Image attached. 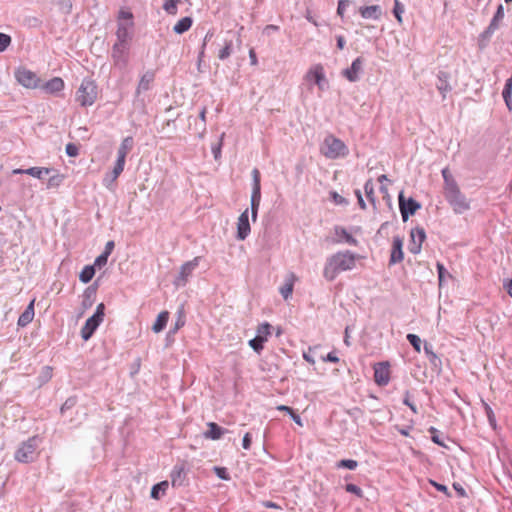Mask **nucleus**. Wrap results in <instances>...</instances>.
Instances as JSON below:
<instances>
[{
  "label": "nucleus",
  "instance_id": "f257e3e1",
  "mask_svg": "<svg viewBox=\"0 0 512 512\" xmlns=\"http://www.w3.org/2000/svg\"><path fill=\"white\" fill-rule=\"evenodd\" d=\"M355 265V253L349 250L337 252L327 258L323 276L327 281H333L340 272L352 270Z\"/></svg>",
  "mask_w": 512,
  "mask_h": 512
},
{
  "label": "nucleus",
  "instance_id": "f03ea898",
  "mask_svg": "<svg viewBox=\"0 0 512 512\" xmlns=\"http://www.w3.org/2000/svg\"><path fill=\"white\" fill-rule=\"evenodd\" d=\"M444 179V196L448 203L453 207L456 213H463L469 209V202L466 197L461 193L456 181L448 168L442 170Z\"/></svg>",
  "mask_w": 512,
  "mask_h": 512
},
{
  "label": "nucleus",
  "instance_id": "7ed1b4c3",
  "mask_svg": "<svg viewBox=\"0 0 512 512\" xmlns=\"http://www.w3.org/2000/svg\"><path fill=\"white\" fill-rule=\"evenodd\" d=\"M320 151L328 159L344 158L349 154L347 145L332 134L327 135L321 145Z\"/></svg>",
  "mask_w": 512,
  "mask_h": 512
},
{
  "label": "nucleus",
  "instance_id": "20e7f679",
  "mask_svg": "<svg viewBox=\"0 0 512 512\" xmlns=\"http://www.w3.org/2000/svg\"><path fill=\"white\" fill-rule=\"evenodd\" d=\"M41 439L38 436L30 437L28 440L22 442L15 451L14 458L20 463H31L38 456V447Z\"/></svg>",
  "mask_w": 512,
  "mask_h": 512
},
{
  "label": "nucleus",
  "instance_id": "39448f33",
  "mask_svg": "<svg viewBox=\"0 0 512 512\" xmlns=\"http://www.w3.org/2000/svg\"><path fill=\"white\" fill-rule=\"evenodd\" d=\"M97 85L91 78H84L76 91V101L82 107L92 106L97 100Z\"/></svg>",
  "mask_w": 512,
  "mask_h": 512
},
{
  "label": "nucleus",
  "instance_id": "423d86ee",
  "mask_svg": "<svg viewBox=\"0 0 512 512\" xmlns=\"http://www.w3.org/2000/svg\"><path fill=\"white\" fill-rule=\"evenodd\" d=\"M104 311L105 305L103 303H100L97 305L95 313L86 320L80 332L81 337L84 341H88L93 336L94 332L97 330L100 324L103 322L105 315Z\"/></svg>",
  "mask_w": 512,
  "mask_h": 512
},
{
  "label": "nucleus",
  "instance_id": "0eeeda50",
  "mask_svg": "<svg viewBox=\"0 0 512 512\" xmlns=\"http://www.w3.org/2000/svg\"><path fill=\"white\" fill-rule=\"evenodd\" d=\"M252 193H251V217L253 221H256L258 215V209L261 202V176L257 168L252 170Z\"/></svg>",
  "mask_w": 512,
  "mask_h": 512
},
{
  "label": "nucleus",
  "instance_id": "6e6552de",
  "mask_svg": "<svg viewBox=\"0 0 512 512\" xmlns=\"http://www.w3.org/2000/svg\"><path fill=\"white\" fill-rule=\"evenodd\" d=\"M201 257H195L194 259L185 262L181 267L178 276L174 280L176 287H184L193 271L198 267Z\"/></svg>",
  "mask_w": 512,
  "mask_h": 512
},
{
  "label": "nucleus",
  "instance_id": "1a4fd4ad",
  "mask_svg": "<svg viewBox=\"0 0 512 512\" xmlns=\"http://www.w3.org/2000/svg\"><path fill=\"white\" fill-rule=\"evenodd\" d=\"M305 79L314 82L320 90H324L327 84L324 68L321 64L313 65L306 73Z\"/></svg>",
  "mask_w": 512,
  "mask_h": 512
},
{
  "label": "nucleus",
  "instance_id": "9d476101",
  "mask_svg": "<svg viewBox=\"0 0 512 512\" xmlns=\"http://www.w3.org/2000/svg\"><path fill=\"white\" fill-rule=\"evenodd\" d=\"M399 209L401 212V216L403 221H407L409 216L414 215L418 209H420L421 205L414 200L413 198H409L406 200L404 198L403 192L399 194Z\"/></svg>",
  "mask_w": 512,
  "mask_h": 512
},
{
  "label": "nucleus",
  "instance_id": "9b49d317",
  "mask_svg": "<svg viewBox=\"0 0 512 512\" xmlns=\"http://www.w3.org/2000/svg\"><path fill=\"white\" fill-rule=\"evenodd\" d=\"M128 49L129 45L122 43H115L112 47V59L115 66L124 68L128 63Z\"/></svg>",
  "mask_w": 512,
  "mask_h": 512
},
{
  "label": "nucleus",
  "instance_id": "f8f14e48",
  "mask_svg": "<svg viewBox=\"0 0 512 512\" xmlns=\"http://www.w3.org/2000/svg\"><path fill=\"white\" fill-rule=\"evenodd\" d=\"M15 77L17 81L26 88H36L39 83V78L36 73L27 69L17 70L15 72Z\"/></svg>",
  "mask_w": 512,
  "mask_h": 512
},
{
  "label": "nucleus",
  "instance_id": "ddd939ff",
  "mask_svg": "<svg viewBox=\"0 0 512 512\" xmlns=\"http://www.w3.org/2000/svg\"><path fill=\"white\" fill-rule=\"evenodd\" d=\"M388 362H380L374 366V380L379 386H386L390 381Z\"/></svg>",
  "mask_w": 512,
  "mask_h": 512
},
{
  "label": "nucleus",
  "instance_id": "4468645a",
  "mask_svg": "<svg viewBox=\"0 0 512 512\" xmlns=\"http://www.w3.org/2000/svg\"><path fill=\"white\" fill-rule=\"evenodd\" d=\"M411 242L409 244V251L412 254H418L421 251L422 243L426 238V234L423 228H415L410 233Z\"/></svg>",
  "mask_w": 512,
  "mask_h": 512
},
{
  "label": "nucleus",
  "instance_id": "2eb2a0df",
  "mask_svg": "<svg viewBox=\"0 0 512 512\" xmlns=\"http://www.w3.org/2000/svg\"><path fill=\"white\" fill-rule=\"evenodd\" d=\"M333 230H334V234H335V238H333V243H336V244L347 243L351 246L358 245V240L356 238H354L347 231V229L344 228L343 226L336 225V226H334Z\"/></svg>",
  "mask_w": 512,
  "mask_h": 512
},
{
  "label": "nucleus",
  "instance_id": "dca6fc26",
  "mask_svg": "<svg viewBox=\"0 0 512 512\" xmlns=\"http://www.w3.org/2000/svg\"><path fill=\"white\" fill-rule=\"evenodd\" d=\"M363 69V59L361 57H357L352 61V64L349 68H346L342 71V75L350 82H356L359 80V74Z\"/></svg>",
  "mask_w": 512,
  "mask_h": 512
},
{
  "label": "nucleus",
  "instance_id": "f3484780",
  "mask_svg": "<svg viewBox=\"0 0 512 512\" xmlns=\"http://www.w3.org/2000/svg\"><path fill=\"white\" fill-rule=\"evenodd\" d=\"M250 223H249V216H248V209L243 211L237 222V239L238 240H245L248 235L250 234Z\"/></svg>",
  "mask_w": 512,
  "mask_h": 512
},
{
  "label": "nucleus",
  "instance_id": "a211bd4d",
  "mask_svg": "<svg viewBox=\"0 0 512 512\" xmlns=\"http://www.w3.org/2000/svg\"><path fill=\"white\" fill-rule=\"evenodd\" d=\"M133 21L130 22H118L117 30H116V43H122L129 45V41L132 38V34L130 29L133 27Z\"/></svg>",
  "mask_w": 512,
  "mask_h": 512
},
{
  "label": "nucleus",
  "instance_id": "6ab92c4d",
  "mask_svg": "<svg viewBox=\"0 0 512 512\" xmlns=\"http://www.w3.org/2000/svg\"><path fill=\"white\" fill-rule=\"evenodd\" d=\"M186 469L184 464H177L174 466L171 472V483L173 487H181L184 485L186 480Z\"/></svg>",
  "mask_w": 512,
  "mask_h": 512
},
{
  "label": "nucleus",
  "instance_id": "aec40b11",
  "mask_svg": "<svg viewBox=\"0 0 512 512\" xmlns=\"http://www.w3.org/2000/svg\"><path fill=\"white\" fill-rule=\"evenodd\" d=\"M435 85L443 99H445L447 93L452 90V86L449 82V75L445 71H439L437 73V82Z\"/></svg>",
  "mask_w": 512,
  "mask_h": 512
},
{
  "label": "nucleus",
  "instance_id": "412c9836",
  "mask_svg": "<svg viewBox=\"0 0 512 512\" xmlns=\"http://www.w3.org/2000/svg\"><path fill=\"white\" fill-rule=\"evenodd\" d=\"M403 241L400 237L396 236L393 238L392 250L390 256V264H396L403 260L404 254L402 251Z\"/></svg>",
  "mask_w": 512,
  "mask_h": 512
},
{
  "label": "nucleus",
  "instance_id": "4be33fe9",
  "mask_svg": "<svg viewBox=\"0 0 512 512\" xmlns=\"http://www.w3.org/2000/svg\"><path fill=\"white\" fill-rule=\"evenodd\" d=\"M359 13L364 19L379 20L382 16V10L379 5L363 6L359 8Z\"/></svg>",
  "mask_w": 512,
  "mask_h": 512
},
{
  "label": "nucleus",
  "instance_id": "5701e85b",
  "mask_svg": "<svg viewBox=\"0 0 512 512\" xmlns=\"http://www.w3.org/2000/svg\"><path fill=\"white\" fill-rule=\"evenodd\" d=\"M64 81L60 77H54L43 85V90L49 94H56L64 89Z\"/></svg>",
  "mask_w": 512,
  "mask_h": 512
},
{
  "label": "nucleus",
  "instance_id": "b1692460",
  "mask_svg": "<svg viewBox=\"0 0 512 512\" xmlns=\"http://www.w3.org/2000/svg\"><path fill=\"white\" fill-rule=\"evenodd\" d=\"M208 430L204 432V437L207 439L218 440L220 439L226 430L214 422L207 423Z\"/></svg>",
  "mask_w": 512,
  "mask_h": 512
},
{
  "label": "nucleus",
  "instance_id": "393cba45",
  "mask_svg": "<svg viewBox=\"0 0 512 512\" xmlns=\"http://www.w3.org/2000/svg\"><path fill=\"white\" fill-rule=\"evenodd\" d=\"M155 79V73L153 71H146L138 84L136 93L139 95L141 92L148 91Z\"/></svg>",
  "mask_w": 512,
  "mask_h": 512
},
{
  "label": "nucleus",
  "instance_id": "a878e982",
  "mask_svg": "<svg viewBox=\"0 0 512 512\" xmlns=\"http://www.w3.org/2000/svg\"><path fill=\"white\" fill-rule=\"evenodd\" d=\"M34 318V300H32L26 309L21 313L18 318L17 324L20 327L27 326L30 322H32Z\"/></svg>",
  "mask_w": 512,
  "mask_h": 512
},
{
  "label": "nucleus",
  "instance_id": "bb28decb",
  "mask_svg": "<svg viewBox=\"0 0 512 512\" xmlns=\"http://www.w3.org/2000/svg\"><path fill=\"white\" fill-rule=\"evenodd\" d=\"M134 146V139L132 136L125 137L117 150V156L125 158L127 157L128 153L133 149Z\"/></svg>",
  "mask_w": 512,
  "mask_h": 512
},
{
  "label": "nucleus",
  "instance_id": "cd10ccee",
  "mask_svg": "<svg viewBox=\"0 0 512 512\" xmlns=\"http://www.w3.org/2000/svg\"><path fill=\"white\" fill-rule=\"evenodd\" d=\"M168 319H169L168 311H162L161 313H159L155 323L153 324L152 330L155 333L161 332L166 327Z\"/></svg>",
  "mask_w": 512,
  "mask_h": 512
},
{
  "label": "nucleus",
  "instance_id": "c85d7f7f",
  "mask_svg": "<svg viewBox=\"0 0 512 512\" xmlns=\"http://www.w3.org/2000/svg\"><path fill=\"white\" fill-rule=\"evenodd\" d=\"M193 20L191 17H183L173 27L176 34H183L188 31L192 26Z\"/></svg>",
  "mask_w": 512,
  "mask_h": 512
},
{
  "label": "nucleus",
  "instance_id": "c756f323",
  "mask_svg": "<svg viewBox=\"0 0 512 512\" xmlns=\"http://www.w3.org/2000/svg\"><path fill=\"white\" fill-rule=\"evenodd\" d=\"M502 95L508 110L512 111V76L506 80Z\"/></svg>",
  "mask_w": 512,
  "mask_h": 512
},
{
  "label": "nucleus",
  "instance_id": "7c9ffc66",
  "mask_svg": "<svg viewBox=\"0 0 512 512\" xmlns=\"http://www.w3.org/2000/svg\"><path fill=\"white\" fill-rule=\"evenodd\" d=\"M96 296V289L94 287H88L83 293L82 306L84 309H88L93 305Z\"/></svg>",
  "mask_w": 512,
  "mask_h": 512
},
{
  "label": "nucleus",
  "instance_id": "2f4dec72",
  "mask_svg": "<svg viewBox=\"0 0 512 512\" xmlns=\"http://www.w3.org/2000/svg\"><path fill=\"white\" fill-rule=\"evenodd\" d=\"M168 489V482L162 481L160 483L155 484L151 489V498L159 499L164 496Z\"/></svg>",
  "mask_w": 512,
  "mask_h": 512
},
{
  "label": "nucleus",
  "instance_id": "473e14b6",
  "mask_svg": "<svg viewBox=\"0 0 512 512\" xmlns=\"http://www.w3.org/2000/svg\"><path fill=\"white\" fill-rule=\"evenodd\" d=\"M51 172L50 168L45 167H31L25 169V174L35 177L37 179H43L44 175H47Z\"/></svg>",
  "mask_w": 512,
  "mask_h": 512
},
{
  "label": "nucleus",
  "instance_id": "72a5a7b5",
  "mask_svg": "<svg viewBox=\"0 0 512 512\" xmlns=\"http://www.w3.org/2000/svg\"><path fill=\"white\" fill-rule=\"evenodd\" d=\"M95 275V268L93 265L85 266L79 274V280L82 283H89Z\"/></svg>",
  "mask_w": 512,
  "mask_h": 512
},
{
  "label": "nucleus",
  "instance_id": "f704fd0d",
  "mask_svg": "<svg viewBox=\"0 0 512 512\" xmlns=\"http://www.w3.org/2000/svg\"><path fill=\"white\" fill-rule=\"evenodd\" d=\"M270 334H271V325L268 322L261 323L257 327L256 337H260V339H262L264 342L267 341Z\"/></svg>",
  "mask_w": 512,
  "mask_h": 512
},
{
  "label": "nucleus",
  "instance_id": "c9c22d12",
  "mask_svg": "<svg viewBox=\"0 0 512 512\" xmlns=\"http://www.w3.org/2000/svg\"><path fill=\"white\" fill-rule=\"evenodd\" d=\"M125 162H126L125 158L117 156L114 168L112 170V179H117L120 176V174L124 170Z\"/></svg>",
  "mask_w": 512,
  "mask_h": 512
},
{
  "label": "nucleus",
  "instance_id": "e433bc0d",
  "mask_svg": "<svg viewBox=\"0 0 512 512\" xmlns=\"http://www.w3.org/2000/svg\"><path fill=\"white\" fill-rule=\"evenodd\" d=\"M180 0H166L163 4V9L169 15H176L178 12L177 4Z\"/></svg>",
  "mask_w": 512,
  "mask_h": 512
},
{
  "label": "nucleus",
  "instance_id": "4c0bfd02",
  "mask_svg": "<svg viewBox=\"0 0 512 512\" xmlns=\"http://www.w3.org/2000/svg\"><path fill=\"white\" fill-rule=\"evenodd\" d=\"M364 191H365V194H366L368 200L372 204H375L374 184H373L372 179H369V180H367L365 182V184H364Z\"/></svg>",
  "mask_w": 512,
  "mask_h": 512
},
{
  "label": "nucleus",
  "instance_id": "58836bf2",
  "mask_svg": "<svg viewBox=\"0 0 512 512\" xmlns=\"http://www.w3.org/2000/svg\"><path fill=\"white\" fill-rule=\"evenodd\" d=\"M225 133H222L219 137V140L217 143L212 144L211 151L214 156L215 160H218L221 157V149L223 145V139H224Z\"/></svg>",
  "mask_w": 512,
  "mask_h": 512
},
{
  "label": "nucleus",
  "instance_id": "ea45409f",
  "mask_svg": "<svg viewBox=\"0 0 512 512\" xmlns=\"http://www.w3.org/2000/svg\"><path fill=\"white\" fill-rule=\"evenodd\" d=\"M63 181H64V175L56 173L55 175L51 176L48 179L47 188H49V189L57 188L62 184Z\"/></svg>",
  "mask_w": 512,
  "mask_h": 512
},
{
  "label": "nucleus",
  "instance_id": "a19ab883",
  "mask_svg": "<svg viewBox=\"0 0 512 512\" xmlns=\"http://www.w3.org/2000/svg\"><path fill=\"white\" fill-rule=\"evenodd\" d=\"M336 467L355 470L358 467V462L353 459H343L337 462Z\"/></svg>",
  "mask_w": 512,
  "mask_h": 512
},
{
  "label": "nucleus",
  "instance_id": "79ce46f5",
  "mask_svg": "<svg viewBox=\"0 0 512 512\" xmlns=\"http://www.w3.org/2000/svg\"><path fill=\"white\" fill-rule=\"evenodd\" d=\"M406 339L412 345L416 352L419 353L421 351V339L418 335L409 333L407 334Z\"/></svg>",
  "mask_w": 512,
  "mask_h": 512
},
{
  "label": "nucleus",
  "instance_id": "37998d69",
  "mask_svg": "<svg viewBox=\"0 0 512 512\" xmlns=\"http://www.w3.org/2000/svg\"><path fill=\"white\" fill-rule=\"evenodd\" d=\"M436 267H437V272H438L439 285L441 286L443 284V282L446 280V278H450L451 275L442 263L438 262Z\"/></svg>",
  "mask_w": 512,
  "mask_h": 512
},
{
  "label": "nucleus",
  "instance_id": "c03bdc74",
  "mask_svg": "<svg viewBox=\"0 0 512 512\" xmlns=\"http://www.w3.org/2000/svg\"><path fill=\"white\" fill-rule=\"evenodd\" d=\"M280 294L282 295V297L284 299H288L291 295H292V292H293V282L292 281H289L287 280L284 285H282L280 287Z\"/></svg>",
  "mask_w": 512,
  "mask_h": 512
},
{
  "label": "nucleus",
  "instance_id": "a18cd8bd",
  "mask_svg": "<svg viewBox=\"0 0 512 512\" xmlns=\"http://www.w3.org/2000/svg\"><path fill=\"white\" fill-rule=\"evenodd\" d=\"M404 11L403 4L399 0H394L393 14L399 23H402V14Z\"/></svg>",
  "mask_w": 512,
  "mask_h": 512
},
{
  "label": "nucleus",
  "instance_id": "49530a36",
  "mask_svg": "<svg viewBox=\"0 0 512 512\" xmlns=\"http://www.w3.org/2000/svg\"><path fill=\"white\" fill-rule=\"evenodd\" d=\"M264 341L260 337H255L249 340V346L257 353H260L264 348Z\"/></svg>",
  "mask_w": 512,
  "mask_h": 512
},
{
  "label": "nucleus",
  "instance_id": "de8ad7c7",
  "mask_svg": "<svg viewBox=\"0 0 512 512\" xmlns=\"http://www.w3.org/2000/svg\"><path fill=\"white\" fill-rule=\"evenodd\" d=\"M232 52V41L225 43V46L219 51L218 57L220 60H225L231 55Z\"/></svg>",
  "mask_w": 512,
  "mask_h": 512
},
{
  "label": "nucleus",
  "instance_id": "09e8293b",
  "mask_svg": "<svg viewBox=\"0 0 512 512\" xmlns=\"http://www.w3.org/2000/svg\"><path fill=\"white\" fill-rule=\"evenodd\" d=\"M185 324V317L182 311L178 312L177 319L175 321L174 327L170 329V333H176L181 327Z\"/></svg>",
  "mask_w": 512,
  "mask_h": 512
},
{
  "label": "nucleus",
  "instance_id": "8fccbe9b",
  "mask_svg": "<svg viewBox=\"0 0 512 512\" xmlns=\"http://www.w3.org/2000/svg\"><path fill=\"white\" fill-rule=\"evenodd\" d=\"M11 37L8 34L0 32V53L4 52L11 44Z\"/></svg>",
  "mask_w": 512,
  "mask_h": 512
},
{
  "label": "nucleus",
  "instance_id": "3c124183",
  "mask_svg": "<svg viewBox=\"0 0 512 512\" xmlns=\"http://www.w3.org/2000/svg\"><path fill=\"white\" fill-rule=\"evenodd\" d=\"M345 490L347 492H349V493L355 494L358 497H362L363 496L362 489L359 486L355 485V484H352V483L346 484Z\"/></svg>",
  "mask_w": 512,
  "mask_h": 512
},
{
  "label": "nucleus",
  "instance_id": "603ef678",
  "mask_svg": "<svg viewBox=\"0 0 512 512\" xmlns=\"http://www.w3.org/2000/svg\"><path fill=\"white\" fill-rule=\"evenodd\" d=\"M108 255L106 253H101L98 257H96L95 261H94V268L95 267H98V268H101L103 266H105L107 264V261H108Z\"/></svg>",
  "mask_w": 512,
  "mask_h": 512
},
{
  "label": "nucleus",
  "instance_id": "864d4df0",
  "mask_svg": "<svg viewBox=\"0 0 512 512\" xmlns=\"http://www.w3.org/2000/svg\"><path fill=\"white\" fill-rule=\"evenodd\" d=\"M484 408H485V412H486V415H487V418L489 420L491 427L493 429H496V426H497L496 419H495V416H494V413H493L491 407L485 404Z\"/></svg>",
  "mask_w": 512,
  "mask_h": 512
},
{
  "label": "nucleus",
  "instance_id": "5fc2aeb1",
  "mask_svg": "<svg viewBox=\"0 0 512 512\" xmlns=\"http://www.w3.org/2000/svg\"><path fill=\"white\" fill-rule=\"evenodd\" d=\"M350 4H351V1H349V0H339L338 7H337V14L343 18L345 10L347 9V7L350 6Z\"/></svg>",
  "mask_w": 512,
  "mask_h": 512
},
{
  "label": "nucleus",
  "instance_id": "6e6d98bb",
  "mask_svg": "<svg viewBox=\"0 0 512 512\" xmlns=\"http://www.w3.org/2000/svg\"><path fill=\"white\" fill-rule=\"evenodd\" d=\"M424 351H425L426 355L428 356L431 363H434L435 360L438 359L437 355L433 351L432 345L425 343Z\"/></svg>",
  "mask_w": 512,
  "mask_h": 512
},
{
  "label": "nucleus",
  "instance_id": "4d7b16f0",
  "mask_svg": "<svg viewBox=\"0 0 512 512\" xmlns=\"http://www.w3.org/2000/svg\"><path fill=\"white\" fill-rule=\"evenodd\" d=\"M66 154L70 157H76L79 154V148L77 145L73 143H68L66 145Z\"/></svg>",
  "mask_w": 512,
  "mask_h": 512
},
{
  "label": "nucleus",
  "instance_id": "13d9d810",
  "mask_svg": "<svg viewBox=\"0 0 512 512\" xmlns=\"http://www.w3.org/2000/svg\"><path fill=\"white\" fill-rule=\"evenodd\" d=\"M214 471L216 473V475L222 479V480H229L230 479V476L227 472V469L224 468V467H214Z\"/></svg>",
  "mask_w": 512,
  "mask_h": 512
},
{
  "label": "nucleus",
  "instance_id": "bf43d9fd",
  "mask_svg": "<svg viewBox=\"0 0 512 512\" xmlns=\"http://www.w3.org/2000/svg\"><path fill=\"white\" fill-rule=\"evenodd\" d=\"M75 403H76V400L74 398L67 399L64 402V404L61 406V413H62V415H64L67 410L73 408Z\"/></svg>",
  "mask_w": 512,
  "mask_h": 512
},
{
  "label": "nucleus",
  "instance_id": "052dcab7",
  "mask_svg": "<svg viewBox=\"0 0 512 512\" xmlns=\"http://www.w3.org/2000/svg\"><path fill=\"white\" fill-rule=\"evenodd\" d=\"M430 433L432 434L431 436V439L434 443L440 445V446H445L444 443L441 441L439 435L437 434L438 433V430L434 427H431L430 428Z\"/></svg>",
  "mask_w": 512,
  "mask_h": 512
},
{
  "label": "nucleus",
  "instance_id": "680f3d73",
  "mask_svg": "<svg viewBox=\"0 0 512 512\" xmlns=\"http://www.w3.org/2000/svg\"><path fill=\"white\" fill-rule=\"evenodd\" d=\"M133 14L129 11L121 10L118 15V19L121 20H127L128 22L132 21Z\"/></svg>",
  "mask_w": 512,
  "mask_h": 512
},
{
  "label": "nucleus",
  "instance_id": "e2e57ef3",
  "mask_svg": "<svg viewBox=\"0 0 512 512\" xmlns=\"http://www.w3.org/2000/svg\"><path fill=\"white\" fill-rule=\"evenodd\" d=\"M322 360L325 362H333V363L339 362V358L335 354V352H329L325 357L322 358Z\"/></svg>",
  "mask_w": 512,
  "mask_h": 512
},
{
  "label": "nucleus",
  "instance_id": "0e129e2a",
  "mask_svg": "<svg viewBox=\"0 0 512 512\" xmlns=\"http://www.w3.org/2000/svg\"><path fill=\"white\" fill-rule=\"evenodd\" d=\"M252 438L250 433H246L242 440V446L245 450H249L251 447Z\"/></svg>",
  "mask_w": 512,
  "mask_h": 512
},
{
  "label": "nucleus",
  "instance_id": "69168bd1",
  "mask_svg": "<svg viewBox=\"0 0 512 512\" xmlns=\"http://www.w3.org/2000/svg\"><path fill=\"white\" fill-rule=\"evenodd\" d=\"M331 195L336 204H338V205L347 204L346 199L344 197H342L341 195H339L337 192H332Z\"/></svg>",
  "mask_w": 512,
  "mask_h": 512
},
{
  "label": "nucleus",
  "instance_id": "338daca9",
  "mask_svg": "<svg viewBox=\"0 0 512 512\" xmlns=\"http://www.w3.org/2000/svg\"><path fill=\"white\" fill-rule=\"evenodd\" d=\"M277 31H279V26L273 25V24H269V25L265 26V28L263 29V33L265 35H270L272 32H277Z\"/></svg>",
  "mask_w": 512,
  "mask_h": 512
},
{
  "label": "nucleus",
  "instance_id": "774afa93",
  "mask_svg": "<svg viewBox=\"0 0 512 512\" xmlns=\"http://www.w3.org/2000/svg\"><path fill=\"white\" fill-rule=\"evenodd\" d=\"M504 288L508 295L512 297V279H509L504 283Z\"/></svg>",
  "mask_w": 512,
  "mask_h": 512
}]
</instances>
